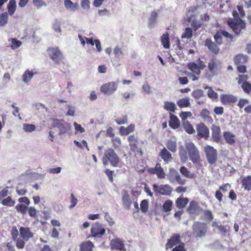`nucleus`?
Instances as JSON below:
<instances>
[{"mask_svg": "<svg viewBox=\"0 0 251 251\" xmlns=\"http://www.w3.org/2000/svg\"><path fill=\"white\" fill-rule=\"evenodd\" d=\"M20 203L18 204L15 208L18 212H20L23 214H25L27 210V206L30 204V201L27 197H20L18 199Z\"/></svg>", "mask_w": 251, "mask_h": 251, "instance_id": "nucleus-8", "label": "nucleus"}, {"mask_svg": "<svg viewBox=\"0 0 251 251\" xmlns=\"http://www.w3.org/2000/svg\"><path fill=\"white\" fill-rule=\"evenodd\" d=\"M149 203L147 200H143L140 203V209L142 212L146 213L148 210Z\"/></svg>", "mask_w": 251, "mask_h": 251, "instance_id": "nucleus-52", "label": "nucleus"}, {"mask_svg": "<svg viewBox=\"0 0 251 251\" xmlns=\"http://www.w3.org/2000/svg\"><path fill=\"white\" fill-rule=\"evenodd\" d=\"M204 89H208L207 95L209 98L213 99H215L218 98V94L215 92L211 87L209 86H205L204 87Z\"/></svg>", "mask_w": 251, "mask_h": 251, "instance_id": "nucleus-46", "label": "nucleus"}, {"mask_svg": "<svg viewBox=\"0 0 251 251\" xmlns=\"http://www.w3.org/2000/svg\"><path fill=\"white\" fill-rule=\"evenodd\" d=\"M178 106L181 108L187 107L190 105V98H184L179 100L176 102Z\"/></svg>", "mask_w": 251, "mask_h": 251, "instance_id": "nucleus-30", "label": "nucleus"}, {"mask_svg": "<svg viewBox=\"0 0 251 251\" xmlns=\"http://www.w3.org/2000/svg\"><path fill=\"white\" fill-rule=\"evenodd\" d=\"M36 74L32 70H26L22 75V80L27 84H28L33 75Z\"/></svg>", "mask_w": 251, "mask_h": 251, "instance_id": "nucleus-21", "label": "nucleus"}, {"mask_svg": "<svg viewBox=\"0 0 251 251\" xmlns=\"http://www.w3.org/2000/svg\"><path fill=\"white\" fill-rule=\"evenodd\" d=\"M24 130L26 132H32L36 129V126L34 125L24 124L23 126Z\"/></svg>", "mask_w": 251, "mask_h": 251, "instance_id": "nucleus-43", "label": "nucleus"}, {"mask_svg": "<svg viewBox=\"0 0 251 251\" xmlns=\"http://www.w3.org/2000/svg\"><path fill=\"white\" fill-rule=\"evenodd\" d=\"M185 146L188 153L190 160L194 163L197 162L200 159V155L196 147L191 142H186Z\"/></svg>", "mask_w": 251, "mask_h": 251, "instance_id": "nucleus-3", "label": "nucleus"}, {"mask_svg": "<svg viewBox=\"0 0 251 251\" xmlns=\"http://www.w3.org/2000/svg\"><path fill=\"white\" fill-rule=\"evenodd\" d=\"M192 95L195 99H199L203 96V93L201 90H196L192 92Z\"/></svg>", "mask_w": 251, "mask_h": 251, "instance_id": "nucleus-57", "label": "nucleus"}, {"mask_svg": "<svg viewBox=\"0 0 251 251\" xmlns=\"http://www.w3.org/2000/svg\"><path fill=\"white\" fill-rule=\"evenodd\" d=\"M221 100L222 103L226 104L230 102H235L237 100V98L231 95H222L221 96Z\"/></svg>", "mask_w": 251, "mask_h": 251, "instance_id": "nucleus-23", "label": "nucleus"}, {"mask_svg": "<svg viewBox=\"0 0 251 251\" xmlns=\"http://www.w3.org/2000/svg\"><path fill=\"white\" fill-rule=\"evenodd\" d=\"M163 108L166 110L173 113H175L176 109L175 102L170 101H165L164 102Z\"/></svg>", "mask_w": 251, "mask_h": 251, "instance_id": "nucleus-25", "label": "nucleus"}, {"mask_svg": "<svg viewBox=\"0 0 251 251\" xmlns=\"http://www.w3.org/2000/svg\"><path fill=\"white\" fill-rule=\"evenodd\" d=\"M138 142L135 143H132L131 144H129L130 146L131 150L134 152H137V153L140 155H142V153L141 150L137 147Z\"/></svg>", "mask_w": 251, "mask_h": 251, "instance_id": "nucleus-56", "label": "nucleus"}, {"mask_svg": "<svg viewBox=\"0 0 251 251\" xmlns=\"http://www.w3.org/2000/svg\"><path fill=\"white\" fill-rule=\"evenodd\" d=\"M233 16L234 17V21L230 20L227 21L228 25L232 29L233 31L236 34H239L242 29H244L245 26V24L241 19L237 11L233 12Z\"/></svg>", "mask_w": 251, "mask_h": 251, "instance_id": "nucleus-2", "label": "nucleus"}, {"mask_svg": "<svg viewBox=\"0 0 251 251\" xmlns=\"http://www.w3.org/2000/svg\"><path fill=\"white\" fill-rule=\"evenodd\" d=\"M118 81H111L102 85L100 88L101 92L106 95L113 94L117 89Z\"/></svg>", "mask_w": 251, "mask_h": 251, "instance_id": "nucleus-5", "label": "nucleus"}, {"mask_svg": "<svg viewBox=\"0 0 251 251\" xmlns=\"http://www.w3.org/2000/svg\"><path fill=\"white\" fill-rule=\"evenodd\" d=\"M135 126L131 124L127 127L122 126L120 127V132L122 135H127L134 131Z\"/></svg>", "mask_w": 251, "mask_h": 251, "instance_id": "nucleus-35", "label": "nucleus"}, {"mask_svg": "<svg viewBox=\"0 0 251 251\" xmlns=\"http://www.w3.org/2000/svg\"><path fill=\"white\" fill-rule=\"evenodd\" d=\"M179 116L181 119L182 123H185V122H188L186 120L187 118H190L191 119H193L192 114L190 112H181L179 113Z\"/></svg>", "mask_w": 251, "mask_h": 251, "instance_id": "nucleus-40", "label": "nucleus"}, {"mask_svg": "<svg viewBox=\"0 0 251 251\" xmlns=\"http://www.w3.org/2000/svg\"><path fill=\"white\" fill-rule=\"evenodd\" d=\"M34 5L37 8H40L43 6H46V4L43 0H33Z\"/></svg>", "mask_w": 251, "mask_h": 251, "instance_id": "nucleus-58", "label": "nucleus"}, {"mask_svg": "<svg viewBox=\"0 0 251 251\" xmlns=\"http://www.w3.org/2000/svg\"><path fill=\"white\" fill-rule=\"evenodd\" d=\"M201 24L200 21L193 20L192 21L191 26L195 30H198L201 26Z\"/></svg>", "mask_w": 251, "mask_h": 251, "instance_id": "nucleus-61", "label": "nucleus"}, {"mask_svg": "<svg viewBox=\"0 0 251 251\" xmlns=\"http://www.w3.org/2000/svg\"><path fill=\"white\" fill-rule=\"evenodd\" d=\"M166 147L171 151L175 152L176 151V142L175 140H169L166 143Z\"/></svg>", "mask_w": 251, "mask_h": 251, "instance_id": "nucleus-39", "label": "nucleus"}, {"mask_svg": "<svg viewBox=\"0 0 251 251\" xmlns=\"http://www.w3.org/2000/svg\"><path fill=\"white\" fill-rule=\"evenodd\" d=\"M143 91L146 94H150L152 93L151 87L148 82H145L143 83L142 86Z\"/></svg>", "mask_w": 251, "mask_h": 251, "instance_id": "nucleus-54", "label": "nucleus"}, {"mask_svg": "<svg viewBox=\"0 0 251 251\" xmlns=\"http://www.w3.org/2000/svg\"><path fill=\"white\" fill-rule=\"evenodd\" d=\"M110 247L112 250L125 251L124 242L120 238L113 239L110 241Z\"/></svg>", "mask_w": 251, "mask_h": 251, "instance_id": "nucleus-13", "label": "nucleus"}, {"mask_svg": "<svg viewBox=\"0 0 251 251\" xmlns=\"http://www.w3.org/2000/svg\"><path fill=\"white\" fill-rule=\"evenodd\" d=\"M182 125L185 131L188 133L193 134L195 132L194 128L188 122H185V123H182Z\"/></svg>", "mask_w": 251, "mask_h": 251, "instance_id": "nucleus-44", "label": "nucleus"}, {"mask_svg": "<svg viewBox=\"0 0 251 251\" xmlns=\"http://www.w3.org/2000/svg\"><path fill=\"white\" fill-rule=\"evenodd\" d=\"M161 42L163 47L166 49L170 47L169 38L168 34H163L161 37Z\"/></svg>", "mask_w": 251, "mask_h": 251, "instance_id": "nucleus-42", "label": "nucleus"}, {"mask_svg": "<svg viewBox=\"0 0 251 251\" xmlns=\"http://www.w3.org/2000/svg\"><path fill=\"white\" fill-rule=\"evenodd\" d=\"M179 155L180 160L182 162H185L187 160L188 158L187 153L184 151L183 149L180 150Z\"/></svg>", "mask_w": 251, "mask_h": 251, "instance_id": "nucleus-59", "label": "nucleus"}, {"mask_svg": "<svg viewBox=\"0 0 251 251\" xmlns=\"http://www.w3.org/2000/svg\"><path fill=\"white\" fill-rule=\"evenodd\" d=\"M234 62L236 64H240L246 63L248 61V57L247 55L240 54L236 55L234 59Z\"/></svg>", "mask_w": 251, "mask_h": 251, "instance_id": "nucleus-29", "label": "nucleus"}, {"mask_svg": "<svg viewBox=\"0 0 251 251\" xmlns=\"http://www.w3.org/2000/svg\"><path fill=\"white\" fill-rule=\"evenodd\" d=\"M149 172L151 173L156 174L159 178L163 179L165 178L166 174L160 164H157L153 168H150Z\"/></svg>", "mask_w": 251, "mask_h": 251, "instance_id": "nucleus-16", "label": "nucleus"}, {"mask_svg": "<svg viewBox=\"0 0 251 251\" xmlns=\"http://www.w3.org/2000/svg\"><path fill=\"white\" fill-rule=\"evenodd\" d=\"M197 10V7L195 6L191 7L184 17V21L187 22H190L192 21L193 16V13Z\"/></svg>", "mask_w": 251, "mask_h": 251, "instance_id": "nucleus-38", "label": "nucleus"}, {"mask_svg": "<svg viewBox=\"0 0 251 251\" xmlns=\"http://www.w3.org/2000/svg\"><path fill=\"white\" fill-rule=\"evenodd\" d=\"M198 135L201 138L203 137L205 139L209 137V132L207 127L202 123L198 125L197 127Z\"/></svg>", "mask_w": 251, "mask_h": 251, "instance_id": "nucleus-15", "label": "nucleus"}, {"mask_svg": "<svg viewBox=\"0 0 251 251\" xmlns=\"http://www.w3.org/2000/svg\"><path fill=\"white\" fill-rule=\"evenodd\" d=\"M153 190L155 193L162 195H170L172 191V188L168 184L161 185L160 186L153 184Z\"/></svg>", "mask_w": 251, "mask_h": 251, "instance_id": "nucleus-11", "label": "nucleus"}, {"mask_svg": "<svg viewBox=\"0 0 251 251\" xmlns=\"http://www.w3.org/2000/svg\"><path fill=\"white\" fill-rule=\"evenodd\" d=\"M64 5L67 9L73 11L77 10L78 6L77 3H74L71 0H65Z\"/></svg>", "mask_w": 251, "mask_h": 251, "instance_id": "nucleus-34", "label": "nucleus"}, {"mask_svg": "<svg viewBox=\"0 0 251 251\" xmlns=\"http://www.w3.org/2000/svg\"><path fill=\"white\" fill-rule=\"evenodd\" d=\"M180 243V235L178 234H175L173 235L171 239L168 241L166 244V248H171L174 246L179 245Z\"/></svg>", "mask_w": 251, "mask_h": 251, "instance_id": "nucleus-20", "label": "nucleus"}, {"mask_svg": "<svg viewBox=\"0 0 251 251\" xmlns=\"http://www.w3.org/2000/svg\"><path fill=\"white\" fill-rule=\"evenodd\" d=\"M220 68V62L218 61L212 60L208 64V69L212 73H214Z\"/></svg>", "mask_w": 251, "mask_h": 251, "instance_id": "nucleus-33", "label": "nucleus"}, {"mask_svg": "<svg viewBox=\"0 0 251 251\" xmlns=\"http://www.w3.org/2000/svg\"><path fill=\"white\" fill-rule=\"evenodd\" d=\"M205 45L208 49L214 53H217L219 50V48L217 44L212 42L210 40L207 39L205 42Z\"/></svg>", "mask_w": 251, "mask_h": 251, "instance_id": "nucleus-28", "label": "nucleus"}, {"mask_svg": "<svg viewBox=\"0 0 251 251\" xmlns=\"http://www.w3.org/2000/svg\"><path fill=\"white\" fill-rule=\"evenodd\" d=\"M105 229L103 226L98 222L92 225L91 236L95 238H101L105 233Z\"/></svg>", "mask_w": 251, "mask_h": 251, "instance_id": "nucleus-6", "label": "nucleus"}, {"mask_svg": "<svg viewBox=\"0 0 251 251\" xmlns=\"http://www.w3.org/2000/svg\"><path fill=\"white\" fill-rule=\"evenodd\" d=\"M119 161V157L113 149H108L105 151L102 157V163L104 166L109 162L112 166L116 167Z\"/></svg>", "mask_w": 251, "mask_h": 251, "instance_id": "nucleus-1", "label": "nucleus"}, {"mask_svg": "<svg viewBox=\"0 0 251 251\" xmlns=\"http://www.w3.org/2000/svg\"><path fill=\"white\" fill-rule=\"evenodd\" d=\"M114 53L115 54L116 56H119L121 55L124 54V51L121 48L116 47L114 48Z\"/></svg>", "mask_w": 251, "mask_h": 251, "instance_id": "nucleus-63", "label": "nucleus"}, {"mask_svg": "<svg viewBox=\"0 0 251 251\" xmlns=\"http://www.w3.org/2000/svg\"><path fill=\"white\" fill-rule=\"evenodd\" d=\"M184 244L181 243L180 245H178V246H176L174 248L172 251H186L184 247Z\"/></svg>", "mask_w": 251, "mask_h": 251, "instance_id": "nucleus-64", "label": "nucleus"}, {"mask_svg": "<svg viewBox=\"0 0 251 251\" xmlns=\"http://www.w3.org/2000/svg\"><path fill=\"white\" fill-rule=\"evenodd\" d=\"M122 200L125 206L127 208H129L132 203V201L127 192H124L123 195Z\"/></svg>", "mask_w": 251, "mask_h": 251, "instance_id": "nucleus-37", "label": "nucleus"}, {"mask_svg": "<svg viewBox=\"0 0 251 251\" xmlns=\"http://www.w3.org/2000/svg\"><path fill=\"white\" fill-rule=\"evenodd\" d=\"M212 137L213 140L219 142L221 140V129L218 126L213 125L212 127Z\"/></svg>", "mask_w": 251, "mask_h": 251, "instance_id": "nucleus-18", "label": "nucleus"}, {"mask_svg": "<svg viewBox=\"0 0 251 251\" xmlns=\"http://www.w3.org/2000/svg\"><path fill=\"white\" fill-rule=\"evenodd\" d=\"M173 202L170 200H167L163 203L162 208L163 211L169 212L172 209Z\"/></svg>", "mask_w": 251, "mask_h": 251, "instance_id": "nucleus-47", "label": "nucleus"}, {"mask_svg": "<svg viewBox=\"0 0 251 251\" xmlns=\"http://www.w3.org/2000/svg\"><path fill=\"white\" fill-rule=\"evenodd\" d=\"M8 15L6 12L3 13L0 15V26L5 25L8 22Z\"/></svg>", "mask_w": 251, "mask_h": 251, "instance_id": "nucleus-45", "label": "nucleus"}, {"mask_svg": "<svg viewBox=\"0 0 251 251\" xmlns=\"http://www.w3.org/2000/svg\"><path fill=\"white\" fill-rule=\"evenodd\" d=\"M242 186L246 190H251V176L244 177L242 180Z\"/></svg>", "mask_w": 251, "mask_h": 251, "instance_id": "nucleus-27", "label": "nucleus"}, {"mask_svg": "<svg viewBox=\"0 0 251 251\" xmlns=\"http://www.w3.org/2000/svg\"><path fill=\"white\" fill-rule=\"evenodd\" d=\"M206 153V158L209 163L213 164L215 163L217 159V152L213 147L206 145L204 147Z\"/></svg>", "mask_w": 251, "mask_h": 251, "instance_id": "nucleus-7", "label": "nucleus"}, {"mask_svg": "<svg viewBox=\"0 0 251 251\" xmlns=\"http://www.w3.org/2000/svg\"><path fill=\"white\" fill-rule=\"evenodd\" d=\"M223 137L226 143L230 145H234L237 140L235 135L230 131L224 132Z\"/></svg>", "mask_w": 251, "mask_h": 251, "instance_id": "nucleus-17", "label": "nucleus"}, {"mask_svg": "<svg viewBox=\"0 0 251 251\" xmlns=\"http://www.w3.org/2000/svg\"><path fill=\"white\" fill-rule=\"evenodd\" d=\"M67 107L68 108V111L66 114L67 116H74L75 115V106L70 105H67Z\"/></svg>", "mask_w": 251, "mask_h": 251, "instance_id": "nucleus-60", "label": "nucleus"}, {"mask_svg": "<svg viewBox=\"0 0 251 251\" xmlns=\"http://www.w3.org/2000/svg\"><path fill=\"white\" fill-rule=\"evenodd\" d=\"M22 42L17 40L16 39L13 38L11 40V48L12 49H16L19 48L22 45Z\"/></svg>", "mask_w": 251, "mask_h": 251, "instance_id": "nucleus-55", "label": "nucleus"}, {"mask_svg": "<svg viewBox=\"0 0 251 251\" xmlns=\"http://www.w3.org/2000/svg\"><path fill=\"white\" fill-rule=\"evenodd\" d=\"M20 232L21 237L23 240L27 241L33 237V233L30 231L29 228L27 227H21L20 228Z\"/></svg>", "mask_w": 251, "mask_h": 251, "instance_id": "nucleus-19", "label": "nucleus"}, {"mask_svg": "<svg viewBox=\"0 0 251 251\" xmlns=\"http://www.w3.org/2000/svg\"><path fill=\"white\" fill-rule=\"evenodd\" d=\"M1 203L4 205L13 206L15 205V202L11 197H8L1 201Z\"/></svg>", "mask_w": 251, "mask_h": 251, "instance_id": "nucleus-49", "label": "nucleus"}, {"mask_svg": "<svg viewBox=\"0 0 251 251\" xmlns=\"http://www.w3.org/2000/svg\"><path fill=\"white\" fill-rule=\"evenodd\" d=\"M74 126L75 129V134L82 133L85 132V129L82 126L76 122L74 123Z\"/></svg>", "mask_w": 251, "mask_h": 251, "instance_id": "nucleus-53", "label": "nucleus"}, {"mask_svg": "<svg viewBox=\"0 0 251 251\" xmlns=\"http://www.w3.org/2000/svg\"><path fill=\"white\" fill-rule=\"evenodd\" d=\"M157 13L155 11H152L149 19V26L150 27H153L154 26L156 23V20L157 17Z\"/></svg>", "mask_w": 251, "mask_h": 251, "instance_id": "nucleus-36", "label": "nucleus"}, {"mask_svg": "<svg viewBox=\"0 0 251 251\" xmlns=\"http://www.w3.org/2000/svg\"><path fill=\"white\" fill-rule=\"evenodd\" d=\"M62 168L61 167H57L55 168H50L48 170V172L52 174H58L61 172Z\"/></svg>", "mask_w": 251, "mask_h": 251, "instance_id": "nucleus-62", "label": "nucleus"}, {"mask_svg": "<svg viewBox=\"0 0 251 251\" xmlns=\"http://www.w3.org/2000/svg\"><path fill=\"white\" fill-rule=\"evenodd\" d=\"M194 230L197 237H202L205 235L206 231V226L203 223H196L193 226Z\"/></svg>", "mask_w": 251, "mask_h": 251, "instance_id": "nucleus-12", "label": "nucleus"}, {"mask_svg": "<svg viewBox=\"0 0 251 251\" xmlns=\"http://www.w3.org/2000/svg\"><path fill=\"white\" fill-rule=\"evenodd\" d=\"M16 2L15 0H10L8 5H7V9L8 11V15H10V16L13 15L16 10Z\"/></svg>", "mask_w": 251, "mask_h": 251, "instance_id": "nucleus-32", "label": "nucleus"}, {"mask_svg": "<svg viewBox=\"0 0 251 251\" xmlns=\"http://www.w3.org/2000/svg\"><path fill=\"white\" fill-rule=\"evenodd\" d=\"M188 68L196 75L201 74V70H202L205 67V64L201 61H199L197 64L195 63H190L188 65Z\"/></svg>", "mask_w": 251, "mask_h": 251, "instance_id": "nucleus-14", "label": "nucleus"}, {"mask_svg": "<svg viewBox=\"0 0 251 251\" xmlns=\"http://www.w3.org/2000/svg\"><path fill=\"white\" fill-rule=\"evenodd\" d=\"M198 208L197 203L192 201L190 203L189 206L187 209L190 213L193 214L196 212Z\"/></svg>", "mask_w": 251, "mask_h": 251, "instance_id": "nucleus-50", "label": "nucleus"}, {"mask_svg": "<svg viewBox=\"0 0 251 251\" xmlns=\"http://www.w3.org/2000/svg\"><path fill=\"white\" fill-rule=\"evenodd\" d=\"M160 155L163 160L167 163L171 161L172 159L171 154L165 148L161 150Z\"/></svg>", "mask_w": 251, "mask_h": 251, "instance_id": "nucleus-26", "label": "nucleus"}, {"mask_svg": "<svg viewBox=\"0 0 251 251\" xmlns=\"http://www.w3.org/2000/svg\"><path fill=\"white\" fill-rule=\"evenodd\" d=\"M169 125L173 129L178 128L180 126V122L178 118L176 115L171 114Z\"/></svg>", "mask_w": 251, "mask_h": 251, "instance_id": "nucleus-22", "label": "nucleus"}, {"mask_svg": "<svg viewBox=\"0 0 251 251\" xmlns=\"http://www.w3.org/2000/svg\"><path fill=\"white\" fill-rule=\"evenodd\" d=\"M48 51L51 59L57 63L63 58L62 54L58 47L50 48Z\"/></svg>", "mask_w": 251, "mask_h": 251, "instance_id": "nucleus-10", "label": "nucleus"}, {"mask_svg": "<svg viewBox=\"0 0 251 251\" xmlns=\"http://www.w3.org/2000/svg\"><path fill=\"white\" fill-rule=\"evenodd\" d=\"M193 35L192 30L190 27L185 28L184 32L181 35L182 38L190 39Z\"/></svg>", "mask_w": 251, "mask_h": 251, "instance_id": "nucleus-48", "label": "nucleus"}, {"mask_svg": "<svg viewBox=\"0 0 251 251\" xmlns=\"http://www.w3.org/2000/svg\"><path fill=\"white\" fill-rule=\"evenodd\" d=\"M94 245L90 241L83 242L80 246V251H92Z\"/></svg>", "mask_w": 251, "mask_h": 251, "instance_id": "nucleus-24", "label": "nucleus"}, {"mask_svg": "<svg viewBox=\"0 0 251 251\" xmlns=\"http://www.w3.org/2000/svg\"><path fill=\"white\" fill-rule=\"evenodd\" d=\"M51 125L59 129L60 135L68 133L71 129V125L70 123L57 119H53Z\"/></svg>", "mask_w": 251, "mask_h": 251, "instance_id": "nucleus-4", "label": "nucleus"}, {"mask_svg": "<svg viewBox=\"0 0 251 251\" xmlns=\"http://www.w3.org/2000/svg\"><path fill=\"white\" fill-rule=\"evenodd\" d=\"M189 200L187 198L179 197L176 201V206L179 208H184L188 203Z\"/></svg>", "mask_w": 251, "mask_h": 251, "instance_id": "nucleus-31", "label": "nucleus"}, {"mask_svg": "<svg viewBox=\"0 0 251 251\" xmlns=\"http://www.w3.org/2000/svg\"><path fill=\"white\" fill-rule=\"evenodd\" d=\"M241 87L244 91L248 94L251 92V84L247 81H244L241 84Z\"/></svg>", "mask_w": 251, "mask_h": 251, "instance_id": "nucleus-51", "label": "nucleus"}, {"mask_svg": "<svg viewBox=\"0 0 251 251\" xmlns=\"http://www.w3.org/2000/svg\"><path fill=\"white\" fill-rule=\"evenodd\" d=\"M180 172L181 174L186 177L192 178L194 177V174L191 173L187 168L184 166L180 168Z\"/></svg>", "mask_w": 251, "mask_h": 251, "instance_id": "nucleus-41", "label": "nucleus"}, {"mask_svg": "<svg viewBox=\"0 0 251 251\" xmlns=\"http://www.w3.org/2000/svg\"><path fill=\"white\" fill-rule=\"evenodd\" d=\"M168 178L171 182H177L179 184H185V180L181 178L178 172L174 169L171 168L167 175Z\"/></svg>", "mask_w": 251, "mask_h": 251, "instance_id": "nucleus-9", "label": "nucleus"}]
</instances>
